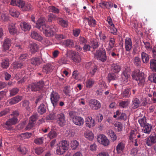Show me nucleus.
I'll return each instance as SVG.
<instances>
[{"label":"nucleus","mask_w":156,"mask_h":156,"mask_svg":"<svg viewBox=\"0 0 156 156\" xmlns=\"http://www.w3.org/2000/svg\"><path fill=\"white\" fill-rule=\"evenodd\" d=\"M45 18L43 17H40L36 22L35 27L42 31L46 36H51L56 31V27L55 26H47L45 25Z\"/></svg>","instance_id":"f257e3e1"},{"label":"nucleus","mask_w":156,"mask_h":156,"mask_svg":"<svg viewBox=\"0 0 156 156\" xmlns=\"http://www.w3.org/2000/svg\"><path fill=\"white\" fill-rule=\"evenodd\" d=\"M69 143L66 140L60 141L57 144L56 153L58 155L63 154L69 148Z\"/></svg>","instance_id":"f03ea898"},{"label":"nucleus","mask_w":156,"mask_h":156,"mask_svg":"<svg viewBox=\"0 0 156 156\" xmlns=\"http://www.w3.org/2000/svg\"><path fill=\"white\" fill-rule=\"evenodd\" d=\"M132 76L133 79L137 81L139 86L142 87L145 82V80L143 74L140 73L139 70H135L132 74Z\"/></svg>","instance_id":"7ed1b4c3"},{"label":"nucleus","mask_w":156,"mask_h":156,"mask_svg":"<svg viewBox=\"0 0 156 156\" xmlns=\"http://www.w3.org/2000/svg\"><path fill=\"white\" fill-rule=\"evenodd\" d=\"M94 57L102 62L105 61L107 59V56L105 50L102 49L97 51L94 55Z\"/></svg>","instance_id":"20e7f679"},{"label":"nucleus","mask_w":156,"mask_h":156,"mask_svg":"<svg viewBox=\"0 0 156 156\" xmlns=\"http://www.w3.org/2000/svg\"><path fill=\"white\" fill-rule=\"evenodd\" d=\"M60 98V96L56 92L53 91L51 93L50 100L51 103L54 108L57 105Z\"/></svg>","instance_id":"39448f33"},{"label":"nucleus","mask_w":156,"mask_h":156,"mask_svg":"<svg viewBox=\"0 0 156 156\" xmlns=\"http://www.w3.org/2000/svg\"><path fill=\"white\" fill-rule=\"evenodd\" d=\"M98 141L105 146H108L109 144V141L105 136L103 134H99L97 138Z\"/></svg>","instance_id":"423d86ee"},{"label":"nucleus","mask_w":156,"mask_h":156,"mask_svg":"<svg viewBox=\"0 0 156 156\" xmlns=\"http://www.w3.org/2000/svg\"><path fill=\"white\" fill-rule=\"evenodd\" d=\"M18 122V119L16 117L9 119L5 123V127L8 130H10L12 129L11 126L15 125Z\"/></svg>","instance_id":"0eeeda50"},{"label":"nucleus","mask_w":156,"mask_h":156,"mask_svg":"<svg viewBox=\"0 0 156 156\" xmlns=\"http://www.w3.org/2000/svg\"><path fill=\"white\" fill-rule=\"evenodd\" d=\"M89 105L91 109L93 110H97L101 107L100 103L95 99H92L90 101Z\"/></svg>","instance_id":"6e6552de"},{"label":"nucleus","mask_w":156,"mask_h":156,"mask_svg":"<svg viewBox=\"0 0 156 156\" xmlns=\"http://www.w3.org/2000/svg\"><path fill=\"white\" fill-rule=\"evenodd\" d=\"M44 82L42 81H41L37 83H32L29 85L32 91H37L39 90L44 86Z\"/></svg>","instance_id":"1a4fd4ad"},{"label":"nucleus","mask_w":156,"mask_h":156,"mask_svg":"<svg viewBox=\"0 0 156 156\" xmlns=\"http://www.w3.org/2000/svg\"><path fill=\"white\" fill-rule=\"evenodd\" d=\"M59 125L62 126L65 124L66 121L65 115L62 113L59 114H57L56 119Z\"/></svg>","instance_id":"9d476101"},{"label":"nucleus","mask_w":156,"mask_h":156,"mask_svg":"<svg viewBox=\"0 0 156 156\" xmlns=\"http://www.w3.org/2000/svg\"><path fill=\"white\" fill-rule=\"evenodd\" d=\"M71 59L75 63H79L81 60V57L78 52L73 51L71 53Z\"/></svg>","instance_id":"9b49d317"},{"label":"nucleus","mask_w":156,"mask_h":156,"mask_svg":"<svg viewBox=\"0 0 156 156\" xmlns=\"http://www.w3.org/2000/svg\"><path fill=\"white\" fill-rule=\"evenodd\" d=\"M85 121L86 126L90 128L95 126L96 123L94 119L90 116L87 117L85 119Z\"/></svg>","instance_id":"f8f14e48"},{"label":"nucleus","mask_w":156,"mask_h":156,"mask_svg":"<svg viewBox=\"0 0 156 156\" xmlns=\"http://www.w3.org/2000/svg\"><path fill=\"white\" fill-rule=\"evenodd\" d=\"M73 122L76 125L81 126L83 124L84 120L81 117L75 116L73 118Z\"/></svg>","instance_id":"ddd939ff"},{"label":"nucleus","mask_w":156,"mask_h":156,"mask_svg":"<svg viewBox=\"0 0 156 156\" xmlns=\"http://www.w3.org/2000/svg\"><path fill=\"white\" fill-rule=\"evenodd\" d=\"M20 27L22 30L24 32L29 31L31 28V25L30 24L24 21L20 22Z\"/></svg>","instance_id":"4468645a"},{"label":"nucleus","mask_w":156,"mask_h":156,"mask_svg":"<svg viewBox=\"0 0 156 156\" xmlns=\"http://www.w3.org/2000/svg\"><path fill=\"white\" fill-rule=\"evenodd\" d=\"M125 47L127 51H129L132 47V42L131 39L129 37H126L125 40Z\"/></svg>","instance_id":"2eb2a0df"},{"label":"nucleus","mask_w":156,"mask_h":156,"mask_svg":"<svg viewBox=\"0 0 156 156\" xmlns=\"http://www.w3.org/2000/svg\"><path fill=\"white\" fill-rule=\"evenodd\" d=\"M29 60L31 64L35 66H39L41 62L40 58L39 57L32 58L30 59Z\"/></svg>","instance_id":"dca6fc26"},{"label":"nucleus","mask_w":156,"mask_h":156,"mask_svg":"<svg viewBox=\"0 0 156 156\" xmlns=\"http://www.w3.org/2000/svg\"><path fill=\"white\" fill-rule=\"evenodd\" d=\"M8 29L10 34L14 35L16 34L17 32V30L15 27V24L12 23L9 24Z\"/></svg>","instance_id":"f3484780"},{"label":"nucleus","mask_w":156,"mask_h":156,"mask_svg":"<svg viewBox=\"0 0 156 156\" xmlns=\"http://www.w3.org/2000/svg\"><path fill=\"white\" fill-rule=\"evenodd\" d=\"M118 116V118L121 119L126 120L127 119V116L126 114L124 113H121L119 110L116 111L115 113H114L113 115V117L116 118Z\"/></svg>","instance_id":"a211bd4d"},{"label":"nucleus","mask_w":156,"mask_h":156,"mask_svg":"<svg viewBox=\"0 0 156 156\" xmlns=\"http://www.w3.org/2000/svg\"><path fill=\"white\" fill-rule=\"evenodd\" d=\"M152 128V125L147 123L143 126L142 130V132L144 133L149 134H150Z\"/></svg>","instance_id":"6ab92c4d"},{"label":"nucleus","mask_w":156,"mask_h":156,"mask_svg":"<svg viewBox=\"0 0 156 156\" xmlns=\"http://www.w3.org/2000/svg\"><path fill=\"white\" fill-rule=\"evenodd\" d=\"M99 5L102 8L109 9L112 7L113 3L111 2H106L102 1L99 3Z\"/></svg>","instance_id":"aec40b11"},{"label":"nucleus","mask_w":156,"mask_h":156,"mask_svg":"<svg viewBox=\"0 0 156 156\" xmlns=\"http://www.w3.org/2000/svg\"><path fill=\"white\" fill-rule=\"evenodd\" d=\"M130 74L129 72L127 73L126 71H124L123 73L122 74V82L124 84L127 83Z\"/></svg>","instance_id":"412c9836"},{"label":"nucleus","mask_w":156,"mask_h":156,"mask_svg":"<svg viewBox=\"0 0 156 156\" xmlns=\"http://www.w3.org/2000/svg\"><path fill=\"white\" fill-rule=\"evenodd\" d=\"M22 99V96L17 95L15 97L9 100V103L11 105L16 104L21 100Z\"/></svg>","instance_id":"4be33fe9"},{"label":"nucleus","mask_w":156,"mask_h":156,"mask_svg":"<svg viewBox=\"0 0 156 156\" xmlns=\"http://www.w3.org/2000/svg\"><path fill=\"white\" fill-rule=\"evenodd\" d=\"M94 83V81L91 79L85 80L83 82L84 86L87 88H91Z\"/></svg>","instance_id":"5701e85b"},{"label":"nucleus","mask_w":156,"mask_h":156,"mask_svg":"<svg viewBox=\"0 0 156 156\" xmlns=\"http://www.w3.org/2000/svg\"><path fill=\"white\" fill-rule=\"evenodd\" d=\"M11 4L13 5L17 6L21 8L24 5L23 2L21 0H12Z\"/></svg>","instance_id":"b1692460"},{"label":"nucleus","mask_w":156,"mask_h":156,"mask_svg":"<svg viewBox=\"0 0 156 156\" xmlns=\"http://www.w3.org/2000/svg\"><path fill=\"white\" fill-rule=\"evenodd\" d=\"M30 36L32 38L38 41H41L43 39L41 36L37 32L34 31H31Z\"/></svg>","instance_id":"393cba45"},{"label":"nucleus","mask_w":156,"mask_h":156,"mask_svg":"<svg viewBox=\"0 0 156 156\" xmlns=\"http://www.w3.org/2000/svg\"><path fill=\"white\" fill-rule=\"evenodd\" d=\"M125 147V144L122 143H119L116 147V150L117 154H120L123 152Z\"/></svg>","instance_id":"a878e982"},{"label":"nucleus","mask_w":156,"mask_h":156,"mask_svg":"<svg viewBox=\"0 0 156 156\" xmlns=\"http://www.w3.org/2000/svg\"><path fill=\"white\" fill-rule=\"evenodd\" d=\"M85 137L87 139L92 140L94 138V134L92 132L89 130H87L84 133Z\"/></svg>","instance_id":"bb28decb"},{"label":"nucleus","mask_w":156,"mask_h":156,"mask_svg":"<svg viewBox=\"0 0 156 156\" xmlns=\"http://www.w3.org/2000/svg\"><path fill=\"white\" fill-rule=\"evenodd\" d=\"M54 67L51 64H48L44 66L43 67V71L46 73L52 71Z\"/></svg>","instance_id":"cd10ccee"},{"label":"nucleus","mask_w":156,"mask_h":156,"mask_svg":"<svg viewBox=\"0 0 156 156\" xmlns=\"http://www.w3.org/2000/svg\"><path fill=\"white\" fill-rule=\"evenodd\" d=\"M56 112L54 111L47 115L45 118V119L46 120H54L56 119Z\"/></svg>","instance_id":"c85d7f7f"},{"label":"nucleus","mask_w":156,"mask_h":156,"mask_svg":"<svg viewBox=\"0 0 156 156\" xmlns=\"http://www.w3.org/2000/svg\"><path fill=\"white\" fill-rule=\"evenodd\" d=\"M140 103L139 99L137 98H133L132 101V105L134 109H136L139 106Z\"/></svg>","instance_id":"c756f323"},{"label":"nucleus","mask_w":156,"mask_h":156,"mask_svg":"<svg viewBox=\"0 0 156 156\" xmlns=\"http://www.w3.org/2000/svg\"><path fill=\"white\" fill-rule=\"evenodd\" d=\"M11 45V41L9 39H6L5 40L3 47L4 49L6 50L8 49Z\"/></svg>","instance_id":"7c9ffc66"},{"label":"nucleus","mask_w":156,"mask_h":156,"mask_svg":"<svg viewBox=\"0 0 156 156\" xmlns=\"http://www.w3.org/2000/svg\"><path fill=\"white\" fill-rule=\"evenodd\" d=\"M29 47L30 48V51L32 53H34L37 52L38 48L37 45L34 43L30 44Z\"/></svg>","instance_id":"2f4dec72"},{"label":"nucleus","mask_w":156,"mask_h":156,"mask_svg":"<svg viewBox=\"0 0 156 156\" xmlns=\"http://www.w3.org/2000/svg\"><path fill=\"white\" fill-rule=\"evenodd\" d=\"M9 65V60L7 58H6L2 61L1 64V67L4 69H6L8 68Z\"/></svg>","instance_id":"473e14b6"},{"label":"nucleus","mask_w":156,"mask_h":156,"mask_svg":"<svg viewBox=\"0 0 156 156\" xmlns=\"http://www.w3.org/2000/svg\"><path fill=\"white\" fill-rule=\"evenodd\" d=\"M112 68L114 72L116 73H118L120 71L121 68L119 65L113 64L112 65Z\"/></svg>","instance_id":"72a5a7b5"},{"label":"nucleus","mask_w":156,"mask_h":156,"mask_svg":"<svg viewBox=\"0 0 156 156\" xmlns=\"http://www.w3.org/2000/svg\"><path fill=\"white\" fill-rule=\"evenodd\" d=\"M58 23L62 27H66L68 26L67 22L66 20H63L61 18H58L57 19Z\"/></svg>","instance_id":"f704fd0d"},{"label":"nucleus","mask_w":156,"mask_h":156,"mask_svg":"<svg viewBox=\"0 0 156 156\" xmlns=\"http://www.w3.org/2000/svg\"><path fill=\"white\" fill-rule=\"evenodd\" d=\"M108 135L109 136L112 140L114 141L117 139V136L113 131L112 130H109L107 133Z\"/></svg>","instance_id":"c9c22d12"},{"label":"nucleus","mask_w":156,"mask_h":156,"mask_svg":"<svg viewBox=\"0 0 156 156\" xmlns=\"http://www.w3.org/2000/svg\"><path fill=\"white\" fill-rule=\"evenodd\" d=\"M71 147L72 150H76L79 145V142L76 140H73L71 143Z\"/></svg>","instance_id":"e433bc0d"},{"label":"nucleus","mask_w":156,"mask_h":156,"mask_svg":"<svg viewBox=\"0 0 156 156\" xmlns=\"http://www.w3.org/2000/svg\"><path fill=\"white\" fill-rule=\"evenodd\" d=\"M32 134L30 133H22L20 135L21 139L22 140H24L26 139H28L30 138Z\"/></svg>","instance_id":"4c0bfd02"},{"label":"nucleus","mask_w":156,"mask_h":156,"mask_svg":"<svg viewBox=\"0 0 156 156\" xmlns=\"http://www.w3.org/2000/svg\"><path fill=\"white\" fill-rule=\"evenodd\" d=\"M141 57L143 62L144 63H146L149 61V57L148 55L144 52L141 53Z\"/></svg>","instance_id":"58836bf2"},{"label":"nucleus","mask_w":156,"mask_h":156,"mask_svg":"<svg viewBox=\"0 0 156 156\" xmlns=\"http://www.w3.org/2000/svg\"><path fill=\"white\" fill-rule=\"evenodd\" d=\"M150 68L153 71H156V60L154 59L151 60Z\"/></svg>","instance_id":"ea45409f"},{"label":"nucleus","mask_w":156,"mask_h":156,"mask_svg":"<svg viewBox=\"0 0 156 156\" xmlns=\"http://www.w3.org/2000/svg\"><path fill=\"white\" fill-rule=\"evenodd\" d=\"M118 77V75L111 73L108 74V79L109 82L111 80H116Z\"/></svg>","instance_id":"a19ab883"},{"label":"nucleus","mask_w":156,"mask_h":156,"mask_svg":"<svg viewBox=\"0 0 156 156\" xmlns=\"http://www.w3.org/2000/svg\"><path fill=\"white\" fill-rule=\"evenodd\" d=\"M38 111L41 114H42L46 112L45 106L43 104H41L39 107Z\"/></svg>","instance_id":"79ce46f5"},{"label":"nucleus","mask_w":156,"mask_h":156,"mask_svg":"<svg viewBox=\"0 0 156 156\" xmlns=\"http://www.w3.org/2000/svg\"><path fill=\"white\" fill-rule=\"evenodd\" d=\"M9 12L11 15L13 17H17L20 14L19 12L16 9H11Z\"/></svg>","instance_id":"37998d69"},{"label":"nucleus","mask_w":156,"mask_h":156,"mask_svg":"<svg viewBox=\"0 0 156 156\" xmlns=\"http://www.w3.org/2000/svg\"><path fill=\"white\" fill-rule=\"evenodd\" d=\"M48 9L49 12H51L55 13H58L59 12V9L53 6H49L48 7Z\"/></svg>","instance_id":"c03bdc74"},{"label":"nucleus","mask_w":156,"mask_h":156,"mask_svg":"<svg viewBox=\"0 0 156 156\" xmlns=\"http://www.w3.org/2000/svg\"><path fill=\"white\" fill-rule=\"evenodd\" d=\"M88 24L91 27H94L96 23V21L93 18L90 17L87 18Z\"/></svg>","instance_id":"a18cd8bd"},{"label":"nucleus","mask_w":156,"mask_h":156,"mask_svg":"<svg viewBox=\"0 0 156 156\" xmlns=\"http://www.w3.org/2000/svg\"><path fill=\"white\" fill-rule=\"evenodd\" d=\"M19 91V89L17 88H13L9 90L10 97H12L17 94Z\"/></svg>","instance_id":"49530a36"},{"label":"nucleus","mask_w":156,"mask_h":156,"mask_svg":"<svg viewBox=\"0 0 156 156\" xmlns=\"http://www.w3.org/2000/svg\"><path fill=\"white\" fill-rule=\"evenodd\" d=\"M22 105L23 107H25L26 109L28 111H30V109L29 107V102L27 100H25L22 102Z\"/></svg>","instance_id":"de8ad7c7"},{"label":"nucleus","mask_w":156,"mask_h":156,"mask_svg":"<svg viewBox=\"0 0 156 156\" xmlns=\"http://www.w3.org/2000/svg\"><path fill=\"white\" fill-rule=\"evenodd\" d=\"M138 121L140 126L142 127L147 123L146 122V118L144 117L139 119Z\"/></svg>","instance_id":"09e8293b"},{"label":"nucleus","mask_w":156,"mask_h":156,"mask_svg":"<svg viewBox=\"0 0 156 156\" xmlns=\"http://www.w3.org/2000/svg\"><path fill=\"white\" fill-rule=\"evenodd\" d=\"M115 129L119 132L122 130V126L121 124L119 122H116L115 124Z\"/></svg>","instance_id":"8fccbe9b"},{"label":"nucleus","mask_w":156,"mask_h":156,"mask_svg":"<svg viewBox=\"0 0 156 156\" xmlns=\"http://www.w3.org/2000/svg\"><path fill=\"white\" fill-rule=\"evenodd\" d=\"M13 66L14 69H18L21 68L23 66V64L21 62H14L13 64Z\"/></svg>","instance_id":"3c124183"},{"label":"nucleus","mask_w":156,"mask_h":156,"mask_svg":"<svg viewBox=\"0 0 156 156\" xmlns=\"http://www.w3.org/2000/svg\"><path fill=\"white\" fill-rule=\"evenodd\" d=\"M109 39V46L110 48L112 49L114 45L115 40L114 38L112 37H110Z\"/></svg>","instance_id":"603ef678"},{"label":"nucleus","mask_w":156,"mask_h":156,"mask_svg":"<svg viewBox=\"0 0 156 156\" xmlns=\"http://www.w3.org/2000/svg\"><path fill=\"white\" fill-rule=\"evenodd\" d=\"M129 104V102L127 101H122L119 104V106L122 108H125L127 107Z\"/></svg>","instance_id":"864d4df0"},{"label":"nucleus","mask_w":156,"mask_h":156,"mask_svg":"<svg viewBox=\"0 0 156 156\" xmlns=\"http://www.w3.org/2000/svg\"><path fill=\"white\" fill-rule=\"evenodd\" d=\"M63 44L65 45L68 46H71L73 44L72 41L70 40L67 39L64 41Z\"/></svg>","instance_id":"5fc2aeb1"},{"label":"nucleus","mask_w":156,"mask_h":156,"mask_svg":"<svg viewBox=\"0 0 156 156\" xmlns=\"http://www.w3.org/2000/svg\"><path fill=\"white\" fill-rule=\"evenodd\" d=\"M57 136V133L54 131L51 130L48 134V136L51 139L55 138Z\"/></svg>","instance_id":"6e6d98bb"},{"label":"nucleus","mask_w":156,"mask_h":156,"mask_svg":"<svg viewBox=\"0 0 156 156\" xmlns=\"http://www.w3.org/2000/svg\"><path fill=\"white\" fill-rule=\"evenodd\" d=\"M44 138L43 137H40L36 138L34 140V142L36 144H40L43 142Z\"/></svg>","instance_id":"4d7b16f0"},{"label":"nucleus","mask_w":156,"mask_h":156,"mask_svg":"<svg viewBox=\"0 0 156 156\" xmlns=\"http://www.w3.org/2000/svg\"><path fill=\"white\" fill-rule=\"evenodd\" d=\"M141 61L140 59L138 57H136L133 60L134 64L136 66H140Z\"/></svg>","instance_id":"13d9d810"},{"label":"nucleus","mask_w":156,"mask_h":156,"mask_svg":"<svg viewBox=\"0 0 156 156\" xmlns=\"http://www.w3.org/2000/svg\"><path fill=\"white\" fill-rule=\"evenodd\" d=\"M149 80L151 82L156 83V74L153 73L149 77Z\"/></svg>","instance_id":"bf43d9fd"},{"label":"nucleus","mask_w":156,"mask_h":156,"mask_svg":"<svg viewBox=\"0 0 156 156\" xmlns=\"http://www.w3.org/2000/svg\"><path fill=\"white\" fill-rule=\"evenodd\" d=\"M109 29H110V31L111 33L114 35H115L117 34V30L115 27L114 24L113 25L110 26Z\"/></svg>","instance_id":"052dcab7"},{"label":"nucleus","mask_w":156,"mask_h":156,"mask_svg":"<svg viewBox=\"0 0 156 156\" xmlns=\"http://www.w3.org/2000/svg\"><path fill=\"white\" fill-rule=\"evenodd\" d=\"M10 111L9 108H6L2 110L0 112V117L4 116L8 113Z\"/></svg>","instance_id":"680f3d73"},{"label":"nucleus","mask_w":156,"mask_h":156,"mask_svg":"<svg viewBox=\"0 0 156 156\" xmlns=\"http://www.w3.org/2000/svg\"><path fill=\"white\" fill-rule=\"evenodd\" d=\"M122 95L124 97L127 98L129 97L130 95L129 90L128 89H125L123 92Z\"/></svg>","instance_id":"e2e57ef3"},{"label":"nucleus","mask_w":156,"mask_h":156,"mask_svg":"<svg viewBox=\"0 0 156 156\" xmlns=\"http://www.w3.org/2000/svg\"><path fill=\"white\" fill-rule=\"evenodd\" d=\"M92 67L90 68V73L92 75H94L96 72L97 70V67L95 65L92 66Z\"/></svg>","instance_id":"0e129e2a"},{"label":"nucleus","mask_w":156,"mask_h":156,"mask_svg":"<svg viewBox=\"0 0 156 156\" xmlns=\"http://www.w3.org/2000/svg\"><path fill=\"white\" fill-rule=\"evenodd\" d=\"M136 132L134 130H132L130 132V135L129 136V139L132 140L133 139L135 138Z\"/></svg>","instance_id":"69168bd1"},{"label":"nucleus","mask_w":156,"mask_h":156,"mask_svg":"<svg viewBox=\"0 0 156 156\" xmlns=\"http://www.w3.org/2000/svg\"><path fill=\"white\" fill-rule=\"evenodd\" d=\"M18 150L21 152L23 154H26L27 152L26 148L23 146H21L19 148Z\"/></svg>","instance_id":"338daca9"},{"label":"nucleus","mask_w":156,"mask_h":156,"mask_svg":"<svg viewBox=\"0 0 156 156\" xmlns=\"http://www.w3.org/2000/svg\"><path fill=\"white\" fill-rule=\"evenodd\" d=\"M44 150L42 147H37L35 149V152L38 155H40L42 153Z\"/></svg>","instance_id":"774afa93"}]
</instances>
